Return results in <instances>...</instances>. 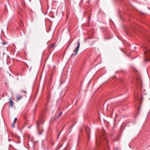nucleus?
Masks as SVG:
<instances>
[{"mask_svg":"<svg viewBox=\"0 0 150 150\" xmlns=\"http://www.w3.org/2000/svg\"><path fill=\"white\" fill-rule=\"evenodd\" d=\"M80 42H78V44L77 46V47L76 49V50H74V55H76L77 54L78 50H79V49L80 47Z\"/></svg>","mask_w":150,"mask_h":150,"instance_id":"obj_2","label":"nucleus"},{"mask_svg":"<svg viewBox=\"0 0 150 150\" xmlns=\"http://www.w3.org/2000/svg\"><path fill=\"white\" fill-rule=\"evenodd\" d=\"M41 123L42 124L43 122H41Z\"/></svg>","mask_w":150,"mask_h":150,"instance_id":"obj_22","label":"nucleus"},{"mask_svg":"<svg viewBox=\"0 0 150 150\" xmlns=\"http://www.w3.org/2000/svg\"><path fill=\"white\" fill-rule=\"evenodd\" d=\"M142 48L144 52V56L145 59V61L150 60V50L148 48L146 44H144Z\"/></svg>","mask_w":150,"mask_h":150,"instance_id":"obj_1","label":"nucleus"},{"mask_svg":"<svg viewBox=\"0 0 150 150\" xmlns=\"http://www.w3.org/2000/svg\"><path fill=\"white\" fill-rule=\"evenodd\" d=\"M61 132H62V131H61V132H60V133L59 134H58V136H57V139H58V138H59V135H60V134Z\"/></svg>","mask_w":150,"mask_h":150,"instance_id":"obj_17","label":"nucleus"},{"mask_svg":"<svg viewBox=\"0 0 150 150\" xmlns=\"http://www.w3.org/2000/svg\"><path fill=\"white\" fill-rule=\"evenodd\" d=\"M39 122H37V127L38 129V127H39Z\"/></svg>","mask_w":150,"mask_h":150,"instance_id":"obj_10","label":"nucleus"},{"mask_svg":"<svg viewBox=\"0 0 150 150\" xmlns=\"http://www.w3.org/2000/svg\"><path fill=\"white\" fill-rule=\"evenodd\" d=\"M30 127V126H29V127H28L29 128Z\"/></svg>","mask_w":150,"mask_h":150,"instance_id":"obj_23","label":"nucleus"},{"mask_svg":"<svg viewBox=\"0 0 150 150\" xmlns=\"http://www.w3.org/2000/svg\"><path fill=\"white\" fill-rule=\"evenodd\" d=\"M55 44H51L49 46L48 48L49 50L50 51H51L52 50V48H54V47Z\"/></svg>","mask_w":150,"mask_h":150,"instance_id":"obj_3","label":"nucleus"},{"mask_svg":"<svg viewBox=\"0 0 150 150\" xmlns=\"http://www.w3.org/2000/svg\"><path fill=\"white\" fill-rule=\"evenodd\" d=\"M62 112H60V113L59 114V115H57V118H59V117H60V116H61V115H62Z\"/></svg>","mask_w":150,"mask_h":150,"instance_id":"obj_8","label":"nucleus"},{"mask_svg":"<svg viewBox=\"0 0 150 150\" xmlns=\"http://www.w3.org/2000/svg\"><path fill=\"white\" fill-rule=\"evenodd\" d=\"M43 130H42V131L41 132H39V134H41L42 133V132H43Z\"/></svg>","mask_w":150,"mask_h":150,"instance_id":"obj_15","label":"nucleus"},{"mask_svg":"<svg viewBox=\"0 0 150 150\" xmlns=\"http://www.w3.org/2000/svg\"><path fill=\"white\" fill-rule=\"evenodd\" d=\"M15 124H13H13H12V127H14V125Z\"/></svg>","mask_w":150,"mask_h":150,"instance_id":"obj_19","label":"nucleus"},{"mask_svg":"<svg viewBox=\"0 0 150 150\" xmlns=\"http://www.w3.org/2000/svg\"><path fill=\"white\" fill-rule=\"evenodd\" d=\"M16 122H14V121L13 123V124H15Z\"/></svg>","mask_w":150,"mask_h":150,"instance_id":"obj_21","label":"nucleus"},{"mask_svg":"<svg viewBox=\"0 0 150 150\" xmlns=\"http://www.w3.org/2000/svg\"><path fill=\"white\" fill-rule=\"evenodd\" d=\"M17 120V118H15L14 121V122H16Z\"/></svg>","mask_w":150,"mask_h":150,"instance_id":"obj_13","label":"nucleus"},{"mask_svg":"<svg viewBox=\"0 0 150 150\" xmlns=\"http://www.w3.org/2000/svg\"><path fill=\"white\" fill-rule=\"evenodd\" d=\"M143 100V98H142V96L141 98L139 100V102H140L141 103H142V100Z\"/></svg>","mask_w":150,"mask_h":150,"instance_id":"obj_9","label":"nucleus"},{"mask_svg":"<svg viewBox=\"0 0 150 150\" xmlns=\"http://www.w3.org/2000/svg\"><path fill=\"white\" fill-rule=\"evenodd\" d=\"M134 98L136 100H138V98L137 95V96H136V95H134Z\"/></svg>","mask_w":150,"mask_h":150,"instance_id":"obj_7","label":"nucleus"},{"mask_svg":"<svg viewBox=\"0 0 150 150\" xmlns=\"http://www.w3.org/2000/svg\"><path fill=\"white\" fill-rule=\"evenodd\" d=\"M21 91L22 92H24L25 93H26V91H24L21 90Z\"/></svg>","mask_w":150,"mask_h":150,"instance_id":"obj_18","label":"nucleus"},{"mask_svg":"<svg viewBox=\"0 0 150 150\" xmlns=\"http://www.w3.org/2000/svg\"><path fill=\"white\" fill-rule=\"evenodd\" d=\"M110 38H104V39H105V40H107L108 39H109Z\"/></svg>","mask_w":150,"mask_h":150,"instance_id":"obj_16","label":"nucleus"},{"mask_svg":"<svg viewBox=\"0 0 150 150\" xmlns=\"http://www.w3.org/2000/svg\"><path fill=\"white\" fill-rule=\"evenodd\" d=\"M74 55V54H72L71 55V56H73V55Z\"/></svg>","mask_w":150,"mask_h":150,"instance_id":"obj_20","label":"nucleus"},{"mask_svg":"<svg viewBox=\"0 0 150 150\" xmlns=\"http://www.w3.org/2000/svg\"><path fill=\"white\" fill-rule=\"evenodd\" d=\"M7 44V43L6 42H2V44L3 45H4L5 44Z\"/></svg>","mask_w":150,"mask_h":150,"instance_id":"obj_14","label":"nucleus"},{"mask_svg":"<svg viewBox=\"0 0 150 150\" xmlns=\"http://www.w3.org/2000/svg\"><path fill=\"white\" fill-rule=\"evenodd\" d=\"M9 101H10L9 105L11 107H12L13 106V102L12 101V100L11 99H9Z\"/></svg>","mask_w":150,"mask_h":150,"instance_id":"obj_5","label":"nucleus"},{"mask_svg":"<svg viewBox=\"0 0 150 150\" xmlns=\"http://www.w3.org/2000/svg\"><path fill=\"white\" fill-rule=\"evenodd\" d=\"M106 141L107 143L108 144V143L109 142V141L107 139H106Z\"/></svg>","mask_w":150,"mask_h":150,"instance_id":"obj_12","label":"nucleus"},{"mask_svg":"<svg viewBox=\"0 0 150 150\" xmlns=\"http://www.w3.org/2000/svg\"><path fill=\"white\" fill-rule=\"evenodd\" d=\"M22 96L21 95H19V96H17L16 97V99H17V100H16L17 101H18L20 100L22 98Z\"/></svg>","mask_w":150,"mask_h":150,"instance_id":"obj_4","label":"nucleus"},{"mask_svg":"<svg viewBox=\"0 0 150 150\" xmlns=\"http://www.w3.org/2000/svg\"><path fill=\"white\" fill-rule=\"evenodd\" d=\"M82 2H83V1L82 0H81V1L80 2V3H79V5L80 6L81 5V4H82Z\"/></svg>","mask_w":150,"mask_h":150,"instance_id":"obj_11","label":"nucleus"},{"mask_svg":"<svg viewBox=\"0 0 150 150\" xmlns=\"http://www.w3.org/2000/svg\"><path fill=\"white\" fill-rule=\"evenodd\" d=\"M86 130L87 132H88V135H89L90 132V129L88 128H86Z\"/></svg>","mask_w":150,"mask_h":150,"instance_id":"obj_6","label":"nucleus"}]
</instances>
